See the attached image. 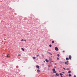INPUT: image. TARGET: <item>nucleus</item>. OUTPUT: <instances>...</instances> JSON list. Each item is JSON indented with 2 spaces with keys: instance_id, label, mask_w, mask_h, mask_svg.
I'll use <instances>...</instances> for the list:
<instances>
[{
  "instance_id": "obj_29",
  "label": "nucleus",
  "mask_w": 77,
  "mask_h": 77,
  "mask_svg": "<svg viewBox=\"0 0 77 77\" xmlns=\"http://www.w3.org/2000/svg\"><path fill=\"white\" fill-rule=\"evenodd\" d=\"M74 77H76V76H75V75H74Z\"/></svg>"
},
{
  "instance_id": "obj_23",
  "label": "nucleus",
  "mask_w": 77,
  "mask_h": 77,
  "mask_svg": "<svg viewBox=\"0 0 77 77\" xmlns=\"http://www.w3.org/2000/svg\"><path fill=\"white\" fill-rule=\"evenodd\" d=\"M18 56H21V54H18Z\"/></svg>"
},
{
  "instance_id": "obj_32",
  "label": "nucleus",
  "mask_w": 77,
  "mask_h": 77,
  "mask_svg": "<svg viewBox=\"0 0 77 77\" xmlns=\"http://www.w3.org/2000/svg\"><path fill=\"white\" fill-rule=\"evenodd\" d=\"M63 53H65V51H63Z\"/></svg>"
},
{
  "instance_id": "obj_8",
  "label": "nucleus",
  "mask_w": 77,
  "mask_h": 77,
  "mask_svg": "<svg viewBox=\"0 0 77 77\" xmlns=\"http://www.w3.org/2000/svg\"><path fill=\"white\" fill-rule=\"evenodd\" d=\"M56 75L57 76H59V75H60L58 73H56Z\"/></svg>"
},
{
  "instance_id": "obj_2",
  "label": "nucleus",
  "mask_w": 77,
  "mask_h": 77,
  "mask_svg": "<svg viewBox=\"0 0 77 77\" xmlns=\"http://www.w3.org/2000/svg\"><path fill=\"white\" fill-rule=\"evenodd\" d=\"M65 64H66V65H68L69 64V63H68V61H67L66 62H65L64 63Z\"/></svg>"
},
{
  "instance_id": "obj_18",
  "label": "nucleus",
  "mask_w": 77,
  "mask_h": 77,
  "mask_svg": "<svg viewBox=\"0 0 77 77\" xmlns=\"http://www.w3.org/2000/svg\"><path fill=\"white\" fill-rule=\"evenodd\" d=\"M69 77H71V74H69Z\"/></svg>"
},
{
  "instance_id": "obj_15",
  "label": "nucleus",
  "mask_w": 77,
  "mask_h": 77,
  "mask_svg": "<svg viewBox=\"0 0 77 77\" xmlns=\"http://www.w3.org/2000/svg\"><path fill=\"white\" fill-rule=\"evenodd\" d=\"M33 59H36V57H33Z\"/></svg>"
},
{
  "instance_id": "obj_26",
  "label": "nucleus",
  "mask_w": 77,
  "mask_h": 77,
  "mask_svg": "<svg viewBox=\"0 0 77 77\" xmlns=\"http://www.w3.org/2000/svg\"><path fill=\"white\" fill-rule=\"evenodd\" d=\"M24 41V40H23V39H22L21 40V41Z\"/></svg>"
},
{
  "instance_id": "obj_25",
  "label": "nucleus",
  "mask_w": 77,
  "mask_h": 77,
  "mask_svg": "<svg viewBox=\"0 0 77 77\" xmlns=\"http://www.w3.org/2000/svg\"><path fill=\"white\" fill-rule=\"evenodd\" d=\"M63 69H64V70H65V69H66L65 68L63 67Z\"/></svg>"
},
{
  "instance_id": "obj_39",
  "label": "nucleus",
  "mask_w": 77,
  "mask_h": 77,
  "mask_svg": "<svg viewBox=\"0 0 77 77\" xmlns=\"http://www.w3.org/2000/svg\"><path fill=\"white\" fill-rule=\"evenodd\" d=\"M9 37H8V38Z\"/></svg>"
},
{
  "instance_id": "obj_6",
  "label": "nucleus",
  "mask_w": 77,
  "mask_h": 77,
  "mask_svg": "<svg viewBox=\"0 0 77 77\" xmlns=\"http://www.w3.org/2000/svg\"><path fill=\"white\" fill-rule=\"evenodd\" d=\"M47 53H48V54H51V55H52V54L50 52H47Z\"/></svg>"
},
{
  "instance_id": "obj_38",
  "label": "nucleus",
  "mask_w": 77,
  "mask_h": 77,
  "mask_svg": "<svg viewBox=\"0 0 77 77\" xmlns=\"http://www.w3.org/2000/svg\"><path fill=\"white\" fill-rule=\"evenodd\" d=\"M55 65H56V63L55 64Z\"/></svg>"
},
{
  "instance_id": "obj_21",
  "label": "nucleus",
  "mask_w": 77,
  "mask_h": 77,
  "mask_svg": "<svg viewBox=\"0 0 77 77\" xmlns=\"http://www.w3.org/2000/svg\"><path fill=\"white\" fill-rule=\"evenodd\" d=\"M51 46H52L51 45H49L50 47H51Z\"/></svg>"
},
{
  "instance_id": "obj_34",
  "label": "nucleus",
  "mask_w": 77,
  "mask_h": 77,
  "mask_svg": "<svg viewBox=\"0 0 77 77\" xmlns=\"http://www.w3.org/2000/svg\"><path fill=\"white\" fill-rule=\"evenodd\" d=\"M49 66V67H50V65H49V66Z\"/></svg>"
},
{
  "instance_id": "obj_12",
  "label": "nucleus",
  "mask_w": 77,
  "mask_h": 77,
  "mask_svg": "<svg viewBox=\"0 0 77 77\" xmlns=\"http://www.w3.org/2000/svg\"><path fill=\"white\" fill-rule=\"evenodd\" d=\"M71 71L70 70H69V72H68V73L69 74H70L71 73Z\"/></svg>"
},
{
  "instance_id": "obj_37",
  "label": "nucleus",
  "mask_w": 77,
  "mask_h": 77,
  "mask_svg": "<svg viewBox=\"0 0 77 77\" xmlns=\"http://www.w3.org/2000/svg\"><path fill=\"white\" fill-rule=\"evenodd\" d=\"M61 77H63L61 76Z\"/></svg>"
},
{
  "instance_id": "obj_36",
  "label": "nucleus",
  "mask_w": 77,
  "mask_h": 77,
  "mask_svg": "<svg viewBox=\"0 0 77 77\" xmlns=\"http://www.w3.org/2000/svg\"><path fill=\"white\" fill-rule=\"evenodd\" d=\"M60 66H62V65H61Z\"/></svg>"
},
{
  "instance_id": "obj_4",
  "label": "nucleus",
  "mask_w": 77,
  "mask_h": 77,
  "mask_svg": "<svg viewBox=\"0 0 77 77\" xmlns=\"http://www.w3.org/2000/svg\"><path fill=\"white\" fill-rule=\"evenodd\" d=\"M36 66V68H38V69H39V66H38L37 65Z\"/></svg>"
},
{
  "instance_id": "obj_5",
  "label": "nucleus",
  "mask_w": 77,
  "mask_h": 77,
  "mask_svg": "<svg viewBox=\"0 0 77 77\" xmlns=\"http://www.w3.org/2000/svg\"><path fill=\"white\" fill-rule=\"evenodd\" d=\"M10 57V55L8 54L7 55V57Z\"/></svg>"
},
{
  "instance_id": "obj_17",
  "label": "nucleus",
  "mask_w": 77,
  "mask_h": 77,
  "mask_svg": "<svg viewBox=\"0 0 77 77\" xmlns=\"http://www.w3.org/2000/svg\"><path fill=\"white\" fill-rule=\"evenodd\" d=\"M54 41H52V44H54Z\"/></svg>"
},
{
  "instance_id": "obj_11",
  "label": "nucleus",
  "mask_w": 77,
  "mask_h": 77,
  "mask_svg": "<svg viewBox=\"0 0 77 77\" xmlns=\"http://www.w3.org/2000/svg\"><path fill=\"white\" fill-rule=\"evenodd\" d=\"M66 60H69V58L68 57L66 58Z\"/></svg>"
},
{
  "instance_id": "obj_20",
  "label": "nucleus",
  "mask_w": 77,
  "mask_h": 77,
  "mask_svg": "<svg viewBox=\"0 0 77 77\" xmlns=\"http://www.w3.org/2000/svg\"><path fill=\"white\" fill-rule=\"evenodd\" d=\"M57 56H58V57H59L60 56V55L59 54H57Z\"/></svg>"
},
{
  "instance_id": "obj_31",
  "label": "nucleus",
  "mask_w": 77,
  "mask_h": 77,
  "mask_svg": "<svg viewBox=\"0 0 77 77\" xmlns=\"http://www.w3.org/2000/svg\"><path fill=\"white\" fill-rule=\"evenodd\" d=\"M57 60H59V58H57Z\"/></svg>"
},
{
  "instance_id": "obj_35",
  "label": "nucleus",
  "mask_w": 77,
  "mask_h": 77,
  "mask_svg": "<svg viewBox=\"0 0 77 77\" xmlns=\"http://www.w3.org/2000/svg\"><path fill=\"white\" fill-rule=\"evenodd\" d=\"M44 62H45V61H44Z\"/></svg>"
},
{
  "instance_id": "obj_27",
  "label": "nucleus",
  "mask_w": 77,
  "mask_h": 77,
  "mask_svg": "<svg viewBox=\"0 0 77 77\" xmlns=\"http://www.w3.org/2000/svg\"><path fill=\"white\" fill-rule=\"evenodd\" d=\"M62 73H63V74H65V72H62Z\"/></svg>"
},
{
  "instance_id": "obj_10",
  "label": "nucleus",
  "mask_w": 77,
  "mask_h": 77,
  "mask_svg": "<svg viewBox=\"0 0 77 77\" xmlns=\"http://www.w3.org/2000/svg\"><path fill=\"white\" fill-rule=\"evenodd\" d=\"M21 50H23V51H24V49L23 48H22Z\"/></svg>"
},
{
  "instance_id": "obj_28",
  "label": "nucleus",
  "mask_w": 77,
  "mask_h": 77,
  "mask_svg": "<svg viewBox=\"0 0 77 77\" xmlns=\"http://www.w3.org/2000/svg\"><path fill=\"white\" fill-rule=\"evenodd\" d=\"M42 56L43 57H44V55L42 54Z\"/></svg>"
},
{
  "instance_id": "obj_30",
  "label": "nucleus",
  "mask_w": 77,
  "mask_h": 77,
  "mask_svg": "<svg viewBox=\"0 0 77 77\" xmlns=\"http://www.w3.org/2000/svg\"><path fill=\"white\" fill-rule=\"evenodd\" d=\"M49 59H50V60H51V58H49Z\"/></svg>"
},
{
  "instance_id": "obj_16",
  "label": "nucleus",
  "mask_w": 77,
  "mask_h": 77,
  "mask_svg": "<svg viewBox=\"0 0 77 77\" xmlns=\"http://www.w3.org/2000/svg\"><path fill=\"white\" fill-rule=\"evenodd\" d=\"M55 70H56V69H55V68H54L52 69V71H55Z\"/></svg>"
},
{
  "instance_id": "obj_14",
  "label": "nucleus",
  "mask_w": 77,
  "mask_h": 77,
  "mask_svg": "<svg viewBox=\"0 0 77 77\" xmlns=\"http://www.w3.org/2000/svg\"><path fill=\"white\" fill-rule=\"evenodd\" d=\"M56 72H56V71H53V73H56Z\"/></svg>"
},
{
  "instance_id": "obj_7",
  "label": "nucleus",
  "mask_w": 77,
  "mask_h": 77,
  "mask_svg": "<svg viewBox=\"0 0 77 77\" xmlns=\"http://www.w3.org/2000/svg\"><path fill=\"white\" fill-rule=\"evenodd\" d=\"M45 61L46 62H49V61L48 60L46 59L45 60Z\"/></svg>"
},
{
  "instance_id": "obj_24",
  "label": "nucleus",
  "mask_w": 77,
  "mask_h": 77,
  "mask_svg": "<svg viewBox=\"0 0 77 77\" xmlns=\"http://www.w3.org/2000/svg\"><path fill=\"white\" fill-rule=\"evenodd\" d=\"M25 42H26V40H23Z\"/></svg>"
},
{
  "instance_id": "obj_19",
  "label": "nucleus",
  "mask_w": 77,
  "mask_h": 77,
  "mask_svg": "<svg viewBox=\"0 0 77 77\" xmlns=\"http://www.w3.org/2000/svg\"><path fill=\"white\" fill-rule=\"evenodd\" d=\"M66 69V70H69V68H67Z\"/></svg>"
},
{
  "instance_id": "obj_13",
  "label": "nucleus",
  "mask_w": 77,
  "mask_h": 77,
  "mask_svg": "<svg viewBox=\"0 0 77 77\" xmlns=\"http://www.w3.org/2000/svg\"><path fill=\"white\" fill-rule=\"evenodd\" d=\"M60 75L61 76H62V75H63V74H62V73H60Z\"/></svg>"
},
{
  "instance_id": "obj_33",
  "label": "nucleus",
  "mask_w": 77,
  "mask_h": 77,
  "mask_svg": "<svg viewBox=\"0 0 77 77\" xmlns=\"http://www.w3.org/2000/svg\"><path fill=\"white\" fill-rule=\"evenodd\" d=\"M54 68H56V66H54Z\"/></svg>"
},
{
  "instance_id": "obj_3",
  "label": "nucleus",
  "mask_w": 77,
  "mask_h": 77,
  "mask_svg": "<svg viewBox=\"0 0 77 77\" xmlns=\"http://www.w3.org/2000/svg\"><path fill=\"white\" fill-rule=\"evenodd\" d=\"M72 57H71V55H69V58L70 60H71Z\"/></svg>"
},
{
  "instance_id": "obj_22",
  "label": "nucleus",
  "mask_w": 77,
  "mask_h": 77,
  "mask_svg": "<svg viewBox=\"0 0 77 77\" xmlns=\"http://www.w3.org/2000/svg\"><path fill=\"white\" fill-rule=\"evenodd\" d=\"M39 56V54H38L36 55V57H38Z\"/></svg>"
},
{
  "instance_id": "obj_1",
  "label": "nucleus",
  "mask_w": 77,
  "mask_h": 77,
  "mask_svg": "<svg viewBox=\"0 0 77 77\" xmlns=\"http://www.w3.org/2000/svg\"><path fill=\"white\" fill-rule=\"evenodd\" d=\"M55 50L56 51H59V48H57V47H55Z\"/></svg>"
},
{
  "instance_id": "obj_9",
  "label": "nucleus",
  "mask_w": 77,
  "mask_h": 77,
  "mask_svg": "<svg viewBox=\"0 0 77 77\" xmlns=\"http://www.w3.org/2000/svg\"><path fill=\"white\" fill-rule=\"evenodd\" d=\"M37 72H40V70H39V69H38V70H37Z\"/></svg>"
}]
</instances>
